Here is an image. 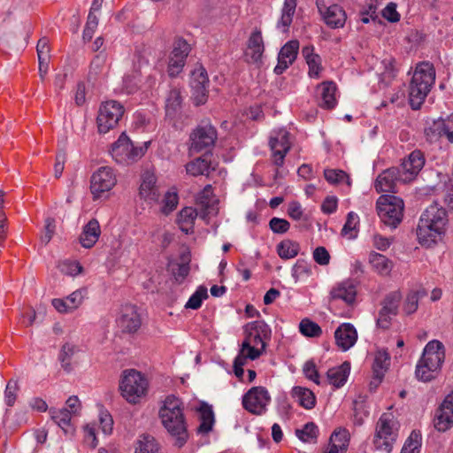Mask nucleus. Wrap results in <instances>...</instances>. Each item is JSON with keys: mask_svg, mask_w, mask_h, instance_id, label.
<instances>
[{"mask_svg": "<svg viewBox=\"0 0 453 453\" xmlns=\"http://www.w3.org/2000/svg\"><path fill=\"white\" fill-rule=\"evenodd\" d=\"M76 351L77 347L68 342L65 343L60 349L58 360L62 368L67 372L72 370V358Z\"/></svg>", "mask_w": 453, "mask_h": 453, "instance_id": "a18cd8bd", "label": "nucleus"}, {"mask_svg": "<svg viewBox=\"0 0 453 453\" xmlns=\"http://www.w3.org/2000/svg\"><path fill=\"white\" fill-rule=\"evenodd\" d=\"M209 85L207 72L202 65L196 67L191 73L190 86L197 88V86Z\"/></svg>", "mask_w": 453, "mask_h": 453, "instance_id": "052dcab7", "label": "nucleus"}, {"mask_svg": "<svg viewBox=\"0 0 453 453\" xmlns=\"http://www.w3.org/2000/svg\"><path fill=\"white\" fill-rule=\"evenodd\" d=\"M427 296V291L423 287H416L408 291L403 303V311L409 316L415 313L418 308L420 299Z\"/></svg>", "mask_w": 453, "mask_h": 453, "instance_id": "c756f323", "label": "nucleus"}, {"mask_svg": "<svg viewBox=\"0 0 453 453\" xmlns=\"http://www.w3.org/2000/svg\"><path fill=\"white\" fill-rule=\"evenodd\" d=\"M159 418L168 433L176 437L175 445L181 448L188 440L182 401L173 395L166 396L159 410Z\"/></svg>", "mask_w": 453, "mask_h": 453, "instance_id": "f03ea898", "label": "nucleus"}, {"mask_svg": "<svg viewBox=\"0 0 453 453\" xmlns=\"http://www.w3.org/2000/svg\"><path fill=\"white\" fill-rule=\"evenodd\" d=\"M291 395L296 403L306 410L312 409L316 404V396L311 390L303 387H294Z\"/></svg>", "mask_w": 453, "mask_h": 453, "instance_id": "e433bc0d", "label": "nucleus"}, {"mask_svg": "<svg viewBox=\"0 0 453 453\" xmlns=\"http://www.w3.org/2000/svg\"><path fill=\"white\" fill-rule=\"evenodd\" d=\"M297 0H284L281 10V17L278 21V27H283V31H287L293 21L296 13Z\"/></svg>", "mask_w": 453, "mask_h": 453, "instance_id": "a19ab883", "label": "nucleus"}, {"mask_svg": "<svg viewBox=\"0 0 453 453\" xmlns=\"http://www.w3.org/2000/svg\"><path fill=\"white\" fill-rule=\"evenodd\" d=\"M421 447V434L419 432L412 431L406 440L401 453H419Z\"/></svg>", "mask_w": 453, "mask_h": 453, "instance_id": "5fc2aeb1", "label": "nucleus"}, {"mask_svg": "<svg viewBox=\"0 0 453 453\" xmlns=\"http://www.w3.org/2000/svg\"><path fill=\"white\" fill-rule=\"evenodd\" d=\"M439 372H438L432 366L428 365L426 363H423L421 360H418L416 366L415 375L418 380L427 382L435 379L438 376Z\"/></svg>", "mask_w": 453, "mask_h": 453, "instance_id": "de8ad7c7", "label": "nucleus"}, {"mask_svg": "<svg viewBox=\"0 0 453 453\" xmlns=\"http://www.w3.org/2000/svg\"><path fill=\"white\" fill-rule=\"evenodd\" d=\"M337 346L346 351L349 349L357 340L356 328L349 323L342 324L334 332Z\"/></svg>", "mask_w": 453, "mask_h": 453, "instance_id": "b1692460", "label": "nucleus"}, {"mask_svg": "<svg viewBox=\"0 0 453 453\" xmlns=\"http://www.w3.org/2000/svg\"><path fill=\"white\" fill-rule=\"evenodd\" d=\"M206 298H208L207 288L205 287L200 286L189 297L185 307L187 309L197 310L201 307L203 301Z\"/></svg>", "mask_w": 453, "mask_h": 453, "instance_id": "6e6d98bb", "label": "nucleus"}, {"mask_svg": "<svg viewBox=\"0 0 453 453\" xmlns=\"http://www.w3.org/2000/svg\"><path fill=\"white\" fill-rule=\"evenodd\" d=\"M271 396L265 387H253L242 397V406L249 412L261 415L266 411Z\"/></svg>", "mask_w": 453, "mask_h": 453, "instance_id": "9b49d317", "label": "nucleus"}, {"mask_svg": "<svg viewBox=\"0 0 453 453\" xmlns=\"http://www.w3.org/2000/svg\"><path fill=\"white\" fill-rule=\"evenodd\" d=\"M54 308L61 312L66 313L77 309L82 303V295L81 291H74L66 298H55L52 300Z\"/></svg>", "mask_w": 453, "mask_h": 453, "instance_id": "473e14b6", "label": "nucleus"}, {"mask_svg": "<svg viewBox=\"0 0 453 453\" xmlns=\"http://www.w3.org/2000/svg\"><path fill=\"white\" fill-rule=\"evenodd\" d=\"M190 51V46L186 40L182 38H176L173 42V48L171 52L172 57L181 58L186 61V58Z\"/></svg>", "mask_w": 453, "mask_h": 453, "instance_id": "bf43d9fd", "label": "nucleus"}, {"mask_svg": "<svg viewBox=\"0 0 453 453\" xmlns=\"http://www.w3.org/2000/svg\"><path fill=\"white\" fill-rule=\"evenodd\" d=\"M448 223L447 211L439 207L437 203L431 204L422 213L417 228V236L419 243L425 247H431L441 240L445 234Z\"/></svg>", "mask_w": 453, "mask_h": 453, "instance_id": "f257e3e1", "label": "nucleus"}, {"mask_svg": "<svg viewBox=\"0 0 453 453\" xmlns=\"http://www.w3.org/2000/svg\"><path fill=\"white\" fill-rule=\"evenodd\" d=\"M402 298V294L398 290L388 293L381 302V309L385 312L387 311L396 315Z\"/></svg>", "mask_w": 453, "mask_h": 453, "instance_id": "c03bdc74", "label": "nucleus"}, {"mask_svg": "<svg viewBox=\"0 0 453 453\" xmlns=\"http://www.w3.org/2000/svg\"><path fill=\"white\" fill-rule=\"evenodd\" d=\"M196 203L204 211L203 217L217 213L219 200L213 194L211 185H206L198 194Z\"/></svg>", "mask_w": 453, "mask_h": 453, "instance_id": "bb28decb", "label": "nucleus"}, {"mask_svg": "<svg viewBox=\"0 0 453 453\" xmlns=\"http://www.w3.org/2000/svg\"><path fill=\"white\" fill-rule=\"evenodd\" d=\"M211 153H203V156L188 162L186 165L187 173L192 176L209 175L211 171L215 170L211 159Z\"/></svg>", "mask_w": 453, "mask_h": 453, "instance_id": "a878e982", "label": "nucleus"}, {"mask_svg": "<svg viewBox=\"0 0 453 453\" xmlns=\"http://www.w3.org/2000/svg\"><path fill=\"white\" fill-rule=\"evenodd\" d=\"M197 211L193 207L183 208L177 216V224L180 229L188 234L194 233L195 221L197 218Z\"/></svg>", "mask_w": 453, "mask_h": 453, "instance_id": "72a5a7b5", "label": "nucleus"}, {"mask_svg": "<svg viewBox=\"0 0 453 453\" xmlns=\"http://www.w3.org/2000/svg\"><path fill=\"white\" fill-rule=\"evenodd\" d=\"M217 139L218 133L212 125H200L190 134L189 151L191 153H211Z\"/></svg>", "mask_w": 453, "mask_h": 453, "instance_id": "6e6552de", "label": "nucleus"}, {"mask_svg": "<svg viewBox=\"0 0 453 453\" xmlns=\"http://www.w3.org/2000/svg\"><path fill=\"white\" fill-rule=\"evenodd\" d=\"M249 326H250V332H253L265 340L271 338V328L265 322L257 320L250 323Z\"/></svg>", "mask_w": 453, "mask_h": 453, "instance_id": "69168bd1", "label": "nucleus"}, {"mask_svg": "<svg viewBox=\"0 0 453 453\" xmlns=\"http://www.w3.org/2000/svg\"><path fill=\"white\" fill-rule=\"evenodd\" d=\"M265 339L250 332L242 343L240 352L246 355L250 360L258 358L265 348Z\"/></svg>", "mask_w": 453, "mask_h": 453, "instance_id": "412c9836", "label": "nucleus"}, {"mask_svg": "<svg viewBox=\"0 0 453 453\" xmlns=\"http://www.w3.org/2000/svg\"><path fill=\"white\" fill-rule=\"evenodd\" d=\"M269 147L272 151L273 164L278 168L283 166L285 157L291 149L289 132L285 129L273 131L269 139Z\"/></svg>", "mask_w": 453, "mask_h": 453, "instance_id": "1a4fd4ad", "label": "nucleus"}, {"mask_svg": "<svg viewBox=\"0 0 453 453\" xmlns=\"http://www.w3.org/2000/svg\"><path fill=\"white\" fill-rule=\"evenodd\" d=\"M107 57L104 52H100L92 59L89 66V75L95 78L99 74H103L107 70L106 65Z\"/></svg>", "mask_w": 453, "mask_h": 453, "instance_id": "603ef678", "label": "nucleus"}, {"mask_svg": "<svg viewBox=\"0 0 453 453\" xmlns=\"http://www.w3.org/2000/svg\"><path fill=\"white\" fill-rule=\"evenodd\" d=\"M319 12L323 17L324 21L332 28L342 27L346 21L345 11L338 4H332L328 7L319 4L317 0Z\"/></svg>", "mask_w": 453, "mask_h": 453, "instance_id": "aec40b11", "label": "nucleus"}, {"mask_svg": "<svg viewBox=\"0 0 453 453\" xmlns=\"http://www.w3.org/2000/svg\"><path fill=\"white\" fill-rule=\"evenodd\" d=\"M390 365V356L386 349H379L374 356L372 364V374L376 385H380L384 378V374Z\"/></svg>", "mask_w": 453, "mask_h": 453, "instance_id": "2f4dec72", "label": "nucleus"}, {"mask_svg": "<svg viewBox=\"0 0 453 453\" xmlns=\"http://www.w3.org/2000/svg\"><path fill=\"white\" fill-rule=\"evenodd\" d=\"M137 444L135 453H160L159 445L151 435H142Z\"/></svg>", "mask_w": 453, "mask_h": 453, "instance_id": "37998d69", "label": "nucleus"}, {"mask_svg": "<svg viewBox=\"0 0 453 453\" xmlns=\"http://www.w3.org/2000/svg\"><path fill=\"white\" fill-rule=\"evenodd\" d=\"M319 434L318 426L313 422H309L302 429H296V436L304 442H316Z\"/></svg>", "mask_w": 453, "mask_h": 453, "instance_id": "09e8293b", "label": "nucleus"}, {"mask_svg": "<svg viewBox=\"0 0 453 453\" xmlns=\"http://www.w3.org/2000/svg\"><path fill=\"white\" fill-rule=\"evenodd\" d=\"M19 391V386L18 380L13 379L10 380L4 390V402L7 406L12 407L14 405Z\"/></svg>", "mask_w": 453, "mask_h": 453, "instance_id": "4d7b16f0", "label": "nucleus"}, {"mask_svg": "<svg viewBox=\"0 0 453 453\" xmlns=\"http://www.w3.org/2000/svg\"><path fill=\"white\" fill-rule=\"evenodd\" d=\"M163 206H162V212L164 214H169L173 210L176 209L178 203H179V197L176 192H171L168 191L165 193L163 200Z\"/></svg>", "mask_w": 453, "mask_h": 453, "instance_id": "680f3d73", "label": "nucleus"}, {"mask_svg": "<svg viewBox=\"0 0 453 453\" xmlns=\"http://www.w3.org/2000/svg\"><path fill=\"white\" fill-rule=\"evenodd\" d=\"M369 263L372 270L382 276L389 275L394 267L393 261L386 256L374 251L369 255Z\"/></svg>", "mask_w": 453, "mask_h": 453, "instance_id": "f704fd0d", "label": "nucleus"}, {"mask_svg": "<svg viewBox=\"0 0 453 453\" xmlns=\"http://www.w3.org/2000/svg\"><path fill=\"white\" fill-rule=\"evenodd\" d=\"M265 52V43L262 36V29L255 27L247 41L245 56L249 63L261 64Z\"/></svg>", "mask_w": 453, "mask_h": 453, "instance_id": "f3484780", "label": "nucleus"}, {"mask_svg": "<svg viewBox=\"0 0 453 453\" xmlns=\"http://www.w3.org/2000/svg\"><path fill=\"white\" fill-rule=\"evenodd\" d=\"M425 162L424 153L419 150H413L407 158L403 159L400 168L403 175V183L414 180L424 167Z\"/></svg>", "mask_w": 453, "mask_h": 453, "instance_id": "4468645a", "label": "nucleus"}, {"mask_svg": "<svg viewBox=\"0 0 453 453\" xmlns=\"http://www.w3.org/2000/svg\"><path fill=\"white\" fill-rule=\"evenodd\" d=\"M425 135L430 143L436 142L444 136L450 143H453V130L441 119L434 120L429 127H426Z\"/></svg>", "mask_w": 453, "mask_h": 453, "instance_id": "5701e85b", "label": "nucleus"}, {"mask_svg": "<svg viewBox=\"0 0 453 453\" xmlns=\"http://www.w3.org/2000/svg\"><path fill=\"white\" fill-rule=\"evenodd\" d=\"M270 229L275 234H285L290 228V223L280 218H272L269 221Z\"/></svg>", "mask_w": 453, "mask_h": 453, "instance_id": "338daca9", "label": "nucleus"}, {"mask_svg": "<svg viewBox=\"0 0 453 453\" xmlns=\"http://www.w3.org/2000/svg\"><path fill=\"white\" fill-rule=\"evenodd\" d=\"M148 388V380L140 372L133 369L123 372L119 389L128 403H139L146 395Z\"/></svg>", "mask_w": 453, "mask_h": 453, "instance_id": "20e7f679", "label": "nucleus"}, {"mask_svg": "<svg viewBox=\"0 0 453 453\" xmlns=\"http://www.w3.org/2000/svg\"><path fill=\"white\" fill-rule=\"evenodd\" d=\"M52 420L58 424L59 427L65 432V434H73L74 432V428L71 423L72 414L71 411L67 409H60V410H50Z\"/></svg>", "mask_w": 453, "mask_h": 453, "instance_id": "ea45409f", "label": "nucleus"}, {"mask_svg": "<svg viewBox=\"0 0 453 453\" xmlns=\"http://www.w3.org/2000/svg\"><path fill=\"white\" fill-rule=\"evenodd\" d=\"M403 176L399 167H390L377 177L374 188L378 193H395L397 183H403Z\"/></svg>", "mask_w": 453, "mask_h": 453, "instance_id": "2eb2a0df", "label": "nucleus"}, {"mask_svg": "<svg viewBox=\"0 0 453 453\" xmlns=\"http://www.w3.org/2000/svg\"><path fill=\"white\" fill-rule=\"evenodd\" d=\"M357 296V286L350 280H344L334 286L330 291L331 300H342L347 304H352Z\"/></svg>", "mask_w": 453, "mask_h": 453, "instance_id": "393cba45", "label": "nucleus"}, {"mask_svg": "<svg viewBox=\"0 0 453 453\" xmlns=\"http://www.w3.org/2000/svg\"><path fill=\"white\" fill-rule=\"evenodd\" d=\"M182 96L179 88H172L165 100V114L174 119L181 109Z\"/></svg>", "mask_w": 453, "mask_h": 453, "instance_id": "58836bf2", "label": "nucleus"}, {"mask_svg": "<svg viewBox=\"0 0 453 453\" xmlns=\"http://www.w3.org/2000/svg\"><path fill=\"white\" fill-rule=\"evenodd\" d=\"M378 215L381 221L388 226L396 227L403 217L404 203L398 196L382 195L376 203Z\"/></svg>", "mask_w": 453, "mask_h": 453, "instance_id": "423d86ee", "label": "nucleus"}, {"mask_svg": "<svg viewBox=\"0 0 453 453\" xmlns=\"http://www.w3.org/2000/svg\"><path fill=\"white\" fill-rule=\"evenodd\" d=\"M180 262L179 263H172L170 265L171 266V270H172V274L174 278V280L179 283V284H181L184 280L186 279V277L188 275L189 273V271H190V266H189V263H190V257H189V254L188 253H183L180 257Z\"/></svg>", "mask_w": 453, "mask_h": 453, "instance_id": "4c0bfd02", "label": "nucleus"}, {"mask_svg": "<svg viewBox=\"0 0 453 453\" xmlns=\"http://www.w3.org/2000/svg\"><path fill=\"white\" fill-rule=\"evenodd\" d=\"M435 81V70L429 62L419 64L412 76L409 98L413 110L420 108Z\"/></svg>", "mask_w": 453, "mask_h": 453, "instance_id": "7ed1b4c3", "label": "nucleus"}, {"mask_svg": "<svg viewBox=\"0 0 453 453\" xmlns=\"http://www.w3.org/2000/svg\"><path fill=\"white\" fill-rule=\"evenodd\" d=\"M101 234L99 222L96 219H90L84 226L80 235V242L86 249L92 248Z\"/></svg>", "mask_w": 453, "mask_h": 453, "instance_id": "c85d7f7f", "label": "nucleus"}, {"mask_svg": "<svg viewBox=\"0 0 453 453\" xmlns=\"http://www.w3.org/2000/svg\"><path fill=\"white\" fill-rule=\"evenodd\" d=\"M116 175L111 167H100L93 173L90 180V191L93 199H97L105 192H109L116 185Z\"/></svg>", "mask_w": 453, "mask_h": 453, "instance_id": "f8f14e48", "label": "nucleus"}, {"mask_svg": "<svg viewBox=\"0 0 453 453\" xmlns=\"http://www.w3.org/2000/svg\"><path fill=\"white\" fill-rule=\"evenodd\" d=\"M300 250L298 242L286 239L277 245V252L280 258L290 259L297 256Z\"/></svg>", "mask_w": 453, "mask_h": 453, "instance_id": "79ce46f5", "label": "nucleus"}, {"mask_svg": "<svg viewBox=\"0 0 453 453\" xmlns=\"http://www.w3.org/2000/svg\"><path fill=\"white\" fill-rule=\"evenodd\" d=\"M397 437V422L394 420L391 414L383 413L376 424L374 447L379 450L390 453Z\"/></svg>", "mask_w": 453, "mask_h": 453, "instance_id": "39448f33", "label": "nucleus"}, {"mask_svg": "<svg viewBox=\"0 0 453 453\" xmlns=\"http://www.w3.org/2000/svg\"><path fill=\"white\" fill-rule=\"evenodd\" d=\"M98 26V18L93 13V12H89L88 15L87 23L85 28L83 30V39L85 41H90L93 37V35Z\"/></svg>", "mask_w": 453, "mask_h": 453, "instance_id": "0e129e2a", "label": "nucleus"}, {"mask_svg": "<svg viewBox=\"0 0 453 453\" xmlns=\"http://www.w3.org/2000/svg\"><path fill=\"white\" fill-rule=\"evenodd\" d=\"M349 441V433L345 428L336 429L329 438V443L347 451Z\"/></svg>", "mask_w": 453, "mask_h": 453, "instance_id": "864d4df0", "label": "nucleus"}, {"mask_svg": "<svg viewBox=\"0 0 453 453\" xmlns=\"http://www.w3.org/2000/svg\"><path fill=\"white\" fill-rule=\"evenodd\" d=\"M156 182L157 177L149 172L145 173L142 177L139 195L142 199L150 204L157 203L160 196Z\"/></svg>", "mask_w": 453, "mask_h": 453, "instance_id": "4be33fe9", "label": "nucleus"}, {"mask_svg": "<svg viewBox=\"0 0 453 453\" xmlns=\"http://www.w3.org/2000/svg\"><path fill=\"white\" fill-rule=\"evenodd\" d=\"M191 99L196 106L203 105L207 102L208 85L197 86V88H191Z\"/></svg>", "mask_w": 453, "mask_h": 453, "instance_id": "e2e57ef3", "label": "nucleus"}, {"mask_svg": "<svg viewBox=\"0 0 453 453\" xmlns=\"http://www.w3.org/2000/svg\"><path fill=\"white\" fill-rule=\"evenodd\" d=\"M302 55L308 65L309 76L311 78H319L323 67L321 64V58L319 54L314 52V47L312 45L303 47L302 49Z\"/></svg>", "mask_w": 453, "mask_h": 453, "instance_id": "7c9ffc66", "label": "nucleus"}, {"mask_svg": "<svg viewBox=\"0 0 453 453\" xmlns=\"http://www.w3.org/2000/svg\"><path fill=\"white\" fill-rule=\"evenodd\" d=\"M434 425L439 432H445L453 426V392L445 397L436 410Z\"/></svg>", "mask_w": 453, "mask_h": 453, "instance_id": "dca6fc26", "label": "nucleus"}, {"mask_svg": "<svg viewBox=\"0 0 453 453\" xmlns=\"http://www.w3.org/2000/svg\"><path fill=\"white\" fill-rule=\"evenodd\" d=\"M336 86L333 81H324L317 87L319 105L324 109H333L336 104Z\"/></svg>", "mask_w": 453, "mask_h": 453, "instance_id": "cd10ccee", "label": "nucleus"}, {"mask_svg": "<svg viewBox=\"0 0 453 453\" xmlns=\"http://www.w3.org/2000/svg\"><path fill=\"white\" fill-rule=\"evenodd\" d=\"M148 143L143 146L135 147L125 134H121L118 141L112 144L111 154L117 161H136L141 158L148 149Z\"/></svg>", "mask_w": 453, "mask_h": 453, "instance_id": "9d476101", "label": "nucleus"}, {"mask_svg": "<svg viewBox=\"0 0 453 453\" xmlns=\"http://www.w3.org/2000/svg\"><path fill=\"white\" fill-rule=\"evenodd\" d=\"M300 333L306 337H319L322 334L321 327L309 319H303L299 324Z\"/></svg>", "mask_w": 453, "mask_h": 453, "instance_id": "3c124183", "label": "nucleus"}, {"mask_svg": "<svg viewBox=\"0 0 453 453\" xmlns=\"http://www.w3.org/2000/svg\"><path fill=\"white\" fill-rule=\"evenodd\" d=\"M349 370L350 365L349 362H344L339 366L329 369L326 372L328 382L336 388L342 387L347 381Z\"/></svg>", "mask_w": 453, "mask_h": 453, "instance_id": "c9c22d12", "label": "nucleus"}, {"mask_svg": "<svg viewBox=\"0 0 453 453\" xmlns=\"http://www.w3.org/2000/svg\"><path fill=\"white\" fill-rule=\"evenodd\" d=\"M185 62L183 60V57L174 58L170 56L167 73L171 77H176L183 69L185 65Z\"/></svg>", "mask_w": 453, "mask_h": 453, "instance_id": "774afa93", "label": "nucleus"}, {"mask_svg": "<svg viewBox=\"0 0 453 453\" xmlns=\"http://www.w3.org/2000/svg\"><path fill=\"white\" fill-rule=\"evenodd\" d=\"M116 323L123 333L134 334L137 332L142 326V318L137 307L130 303L122 305L116 319Z\"/></svg>", "mask_w": 453, "mask_h": 453, "instance_id": "ddd939ff", "label": "nucleus"}, {"mask_svg": "<svg viewBox=\"0 0 453 453\" xmlns=\"http://www.w3.org/2000/svg\"><path fill=\"white\" fill-rule=\"evenodd\" d=\"M299 50V42L291 40L282 46L278 54V63L274 67V73L282 74L296 59Z\"/></svg>", "mask_w": 453, "mask_h": 453, "instance_id": "6ab92c4d", "label": "nucleus"}, {"mask_svg": "<svg viewBox=\"0 0 453 453\" xmlns=\"http://www.w3.org/2000/svg\"><path fill=\"white\" fill-rule=\"evenodd\" d=\"M358 223V216L353 211L349 212L347 215L346 222L342 229V235L347 236L349 239L355 238L357 234V227Z\"/></svg>", "mask_w": 453, "mask_h": 453, "instance_id": "8fccbe9b", "label": "nucleus"}, {"mask_svg": "<svg viewBox=\"0 0 453 453\" xmlns=\"http://www.w3.org/2000/svg\"><path fill=\"white\" fill-rule=\"evenodd\" d=\"M125 112L124 106L115 100L103 103L96 118L97 128L100 134H106L119 124Z\"/></svg>", "mask_w": 453, "mask_h": 453, "instance_id": "0eeeda50", "label": "nucleus"}, {"mask_svg": "<svg viewBox=\"0 0 453 453\" xmlns=\"http://www.w3.org/2000/svg\"><path fill=\"white\" fill-rule=\"evenodd\" d=\"M444 359L445 349L443 344L440 341L433 340L426 345L419 360L440 372Z\"/></svg>", "mask_w": 453, "mask_h": 453, "instance_id": "a211bd4d", "label": "nucleus"}, {"mask_svg": "<svg viewBox=\"0 0 453 453\" xmlns=\"http://www.w3.org/2000/svg\"><path fill=\"white\" fill-rule=\"evenodd\" d=\"M324 177L331 184H338L343 181H347L349 185V178L348 174L342 170L337 169H326L324 171Z\"/></svg>", "mask_w": 453, "mask_h": 453, "instance_id": "13d9d810", "label": "nucleus"}, {"mask_svg": "<svg viewBox=\"0 0 453 453\" xmlns=\"http://www.w3.org/2000/svg\"><path fill=\"white\" fill-rule=\"evenodd\" d=\"M200 418L201 423L197 428V432L200 434L209 433L213 426L214 415L212 410L205 405L200 409Z\"/></svg>", "mask_w": 453, "mask_h": 453, "instance_id": "49530a36", "label": "nucleus"}]
</instances>
